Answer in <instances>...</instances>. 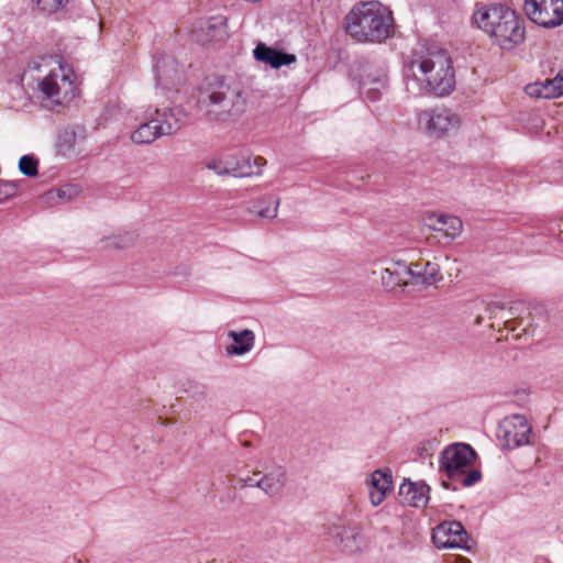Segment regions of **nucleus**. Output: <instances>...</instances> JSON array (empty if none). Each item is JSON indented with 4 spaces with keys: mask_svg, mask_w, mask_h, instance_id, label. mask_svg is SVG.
Instances as JSON below:
<instances>
[{
    "mask_svg": "<svg viewBox=\"0 0 563 563\" xmlns=\"http://www.w3.org/2000/svg\"><path fill=\"white\" fill-rule=\"evenodd\" d=\"M42 67L46 73L37 78V89L43 99L48 101L49 106H64L71 101L76 92L71 71L65 68L59 59L53 57L43 58L42 64L35 66L40 71Z\"/></svg>",
    "mask_w": 563,
    "mask_h": 563,
    "instance_id": "obj_4",
    "label": "nucleus"
},
{
    "mask_svg": "<svg viewBox=\"0 0 563 563\" xmlns=\"http://www.w3.org/2000/svg\"><path fill=\"white\" fill-rule=\"evenodd\" d=\"M162 136L164 134L161 130V124L152 112L131 132L130 140L134 144L143 145L151 144Z\"/></svg>",
    "mask_w": 563,
    "mask_h": 563,
    "instance_id": "obj_17",
    "label": "nucleus"
},
{
    "mask_svg": "<svg viewBox=\"0 0 563 563\" xmlns=\"http://www.w3.org/2000/svg\"><path fill=\"white\" fill-rule=\"evenodd\" d=\"M346 34L357 43H382L395 32L391 11L378 1L355 4L344 18Z\"/></svg>",
    "mask_w": 563,
    "mask_h": 563,
    "instance_id": "obj_2",
    "label": "nucleus"
},
{
    "mask_svg": "<svg viewBox=\"0 0 563 563\" xmlns=\"http://www.w3.org/2000/svg\"><path fill=\"white\" fill-rule=\"evenodd\" d=\"M388 87L387 71L383 68H369L361 81V91L372 101L378 100L382 90Z\"/></svg>",
    "mask_w": 563,
    "mask_h": 563,
    "instance_id": "obj_15",
    "label": "nucleus"
},
{
    "mask_svg": "<svg viewBox=\"0 0 563 563\" xmlns=\"http://www.w3.org/2000/svg\"><path fill=\"white\" fill-rule=\"evenodd\" d=\"M531 427L520 415L505 418L498 427V439L503 448L512 450L529 443Z\"/></svg>",
    "mask_w": 563,
    "mask_h": 563,
    "instance_id": "obj_9",
    "label": "nucleus"
},
{
    "mask_svg": "<svg viewBox=\"0 0 563 563\" xmlns=\"http://www.w3.org/2000/svg\"><path fill=\"white\" fill-rule=\"evenodd\" d=\"M37 159L30 155H24L19 161L20 172L27 177H33L37 175Z\"/></svg>",
    "mask_w": 563,
    "mask_h": 563,
    "instance_id": "obj_29",
    "label": "nucleus"
},
{
    "mask_svg": "<svg viewBox=\"0 0 563 563\" xmlns=\"http://www.w3.org/2000/svg\"><path fill=\"white\" fill-rule=\"evenodd\" d=\"M411 273V285H434L442 279L440 266L430 261H420L409 265Z\"/></svg>",
    "mask_w": 563,
    "mask_h": 563,
    "instance_id": "obj_21",
    "label": "nucleus"
},
{
    "mask_svg": "<svg viewBox=\"0 0 563 563\" xmlns=\"http://www.w3.org/2000/svg\"><path fill=\"white\" fill-rule=\"evenodd\" d=\"M261 473L255 472L253 476H247L245 478H240L241 487H257L256 478L255 476H258Z\"/></svg>",
    "mask_w": 563,
    "mask_h": 563,
    "instance_id": "obj_34",
    "label": "nucleus"
},
{
    "mask_svg": "<svg viewBox=\"0 0 563 563\" xmlns=\"http://www.w3.org/2000/svg\"><path fill=\"white\" fill-rule=\"evenodd\" d=\"M506 11H510V9L499 3H476L473 21L490 37L497 29V24L504 20Z\"/></svg>",
    "mask_w": 563,
    "mask_h": 563,
    "instance_id": "obj_13",
    "label": "nucleus"
},
{
    "mask_svg": "<svg viewBox=\"0 0 563 563\" xmlns=\"http://www.w3.org/2000/svg\"><path fill=\"white\" fill-rule=\"evenodd\" d=\"M76 142H77V135L75 132H70V131L64 132L60 135V140H59L60 152L64 155H67L71 152H74Z\"/></svg>",
    "mask_w": 563,
    "mask_h": 563,
    "instance_id": "obj_30",
    "label": "nucleus"
},
{
    "mask_svg": "<svg viewBox=\"0 0 563 563\" xmlns=\"http://www.w3.org/2000/svg\"><path fill=\"white\" fill-rule=\"evenodd\" d=\"M156 79L164 88L180 80L181 74L178 64L170 57L159 59L155 65Z\"/></svg>",
    "mask_w": 563,
    "mask_h": 563,
    "instance_id": "obj_25",
    "label": "nucleus"
},
{
    "mask_svg": "<svg viewBox=\"0 0 563 563\" xmlns=\"http://www.w3.org/2000/svg\"><path fill=\"white\" fill-rule=\"evenodd\" d=\"M286 481L285 471L282 467H277L272 472L263 474L257 481V488H260L266 495L273 497L276 496L283 488Z\"/></svg>",
    "mask_w": 563,
    "mask_h": 563,
    "instance_id": "obj_27",
    "label": "nucleus"
},
{
    "mask_svg": "<svg viewBox=\"0 0 563 563\" xmlns=\"http://www.w3.org/2000/svg\"><path fill=\"white\" fill-rule=\"evenodd\" d=\"M405 87L411 96H446L455 87L452 60L445 51L431 47L420 52L404 68Z\"/></svg>",
    "mask_w": 563,
    "mask_h": 563,
    "instance_id": "obj_1",
    "label": "nucleus"
},
{
    "mask_svg": "<svg viewBox=\"0 0 563 563\" xmlns=\"http://www.w3.org/2000/svg\"><path fill=\"white\" fill-rule=\"evenodd\" d=\"M266 161L261 157H252L247 154H223L207 162L206 167L217 175H230L233 177H251L262 174Z\"/></svg>",
    "mask_w": 563,
    "mask_h": 563,
    "instance_id": "obj_6",
    "label": "nucleus"
},
{
    "mask_svg": "<svg viewBox=\"0 0 563 563\" xmlns=\"http://www.w3.org/2000/svg\"><path fill=\"white\" fill-rule=\"evenodd\" d=\"M278 206H279V200L278 199H273L271 198L269 199V203L267 207L265 208H261L257 213L261 218H264V219H274L277 217V212H278Z\"/></svg>",
    "mask_w": 563,
    "mask_h": 563,
    "instance_id": "obj_33",
    "label": "nucleus"
},
{
    "mask_svg": "<svg viewBox=\"0 0 563 563\" xmlns=\"http://www.w3.org/2000/svg\"><path fill=\"white\" fill-rule=\"evenodd\" d=\"M18 186L12 180H0V200L9 199L16 195Z\"/></svg>",
    "mask_w": 563,
    "mask_h": 563,
    "instance_id": "obj_32",
    "label": "nucleus"
},
{
    "mask_svg": "<svg viewBox=\"0 0 563 563\" xmlns=\"http://www.w3.org/2000/svg\"><path fill=\"white\" fill-rule=\"evenodd\" d=\"M432 541L438 549H470L468 534L460 521H444L432 532Z\"/></svg>",
    "mask_w": 563,
    "mask_h": 563,
    "instance_id": "obj_11",
    "label": "nucleus"
},
{
    "mask_svg": "<svg viewBox=\"0 0 563 563\" xmlns=\"http://www.w3.org/2000/svg\"><path fill=\"white\" fill-rule=\"evenodd\" d=\"M69 0H36L37 7L47 13L63 10Z\"/></svg>",
    "mask_w": 563,
    "mask_h": 563,
    "instance_id": "obj_31",
    "label": "nucleus"
},
{
    "mask_svg": "<svg viewBox=\"0 0 563 563\" xmlns=\"http://www.w3.org/2000/svg\"><path fill=\"white\" fill-rule=\"evenodd\" d=\"M429 486L422 482L405 481L399 487L401 500L409 506L424 507L429 500Z\"/></svg>",
    "mask_w": 563,
    "mask_h": 563,
    "instance_id": "obj_20",
    "label": "nucleus"
},
{
    "mask_svg": "<svg viewBox=\"0 0 563 563\" xmlns=\"http://www.w3.org/2000/svg\"><path fill=\"white\" fill-rule=\"evenodd\" d=\"M80 192V189L76 185H65L56 190H49L46 192V199L53 201L58 198L60 201L66 202L76 198Z\"/></svg>",
    "mask_w": 563,
    "mask_h": 563,
    "instance_id": "obj_28",
    "label": "nucleus"
},
{
    "mask_svg": "<svg viewBox=\"0 0 563 563\" xmlns=\"http://www.w3.org/2000/svg\"><path fill=\"white\" fill-rule=\"evenodd\" d=\"M199 103L213 120L225 121L241 115L247 106V95L239 81L213 76L208 79Z\"/></svg>",
    "mask_w": 563,
    "mask_h": 563,
    "instance_id": "obj_3",
    "label": "nucleus"
},
{
    "mask_svg": "<svg viewBox=\"0 0 563 563\" xmlns=\"http://www.w3.org/2000/svg\"><path fill=\"white\" fill-rule=\"evenodd\" d=\"M369 484L373 488L369 493L371 503L375 507L379 506L393 489L391 472L388 468L374 471Z\"/></svg>",
    "mask_w": 563,
    "mask_h": 563,
    "instance_id": "obj_18",
    "label": "nucleus"
},
{
    "mask_svg": "<svg viewBox=\"0 0 563 563\" xmlns=\"http://www.w3.org/2000/svg\"><path fill=\"white\" fill-rule=\"evenodd\" d=\"M418 126L431 136H443L460 126V117L449 109H426L417 115Z\"/></svg>",
    "mask_w": 563,
    "mask_h": 563,
    "instance_id": "obj_7",
    "label": "nucleus"
},
{
    "mask_svg": "<svg viewBox=\"0 0 563 563\" xmlns=\"http://www.w3.org/2000/svg\"><path fill=\"white\" fill-rule=\"evenodd\" d=\"M503 49H511L525 40V26L514 10L506 11L504 20L490 35Z\"/></svg>",
    "mask_w": 563,
    "mask_h": 563,
    "instance_id": "obj_10",
    "label": "nucleus"
},
{
    "mask_svg": "<svg viewBox=\"0 0 563 563\" xmlns=\"http://www.w3.org/2000/svg\"><path fill=\"white\" fill-rule=\"evenodd\" d=\"M526 92L530 97L554 99L563 95V70L553 79L543 82H534L526 86Z\"/></svg>",
    "mask_w": 563,
    "mask_h": 563,
    "instance_id": "obj_23",
    "label": "nucleus"
},
{
    "mask_svg": "<svg viewBox=\"0 0 563 563\" xmlns=\"http://www.w3.org/2000/svg\"><path fill=\"white\" fill-rule=\"evenodd\" d=\"M329 538L341 551L355 553L364 547V538L356 526L333 525L329 529Z\"/></svg>",
    "mask_w": 563,
    "mask_h": 563,
    "instance_id": "obj_12",
    "label": "nucleus"
},
{
    "mask_svg": "<svg viewBox=\"0 0 563 563\" xmlns=\"http://www.w3.org/2000/svg\"><path fill=\"white\" fill-rule=\"evenodd\" d=\"M429 227L432 231L440 232L450 240L456 239L463 231V223L455 216L433 214L429 217Z\"/></svg>",
    "mask_w": 563,
    "mask_h": 563,
    "instance_id": "obj_24",
    "label": "nucleus"
},
{
    "mask_svg": "<svg viewBox=\"0 0 563 563\" xmlns=\"http://www.w3.org/2000/svg\"><path fill=\"white\" fill-rule=\"evenodd\" d=\"M228 336L233 340V344L228 345L225 351L228 355H243L249 353L255 343V334L252 330L245 329L240 332L229 331Z\"/></svg>",
    "mask_w": 563,
    "mask_h": 563,
    "instance_id": "obj_26",
    "label": "nucleus"
},
{
    "mask_svg": "<svg viewBox=\"0 0 563 563\" xmlns=\"http://www.w3.org/2000/svg\"><path fill=\"white\" fill-rule=\"evenodd\" d=\"M411 268L404 262H393L380 273V279L385 287L395 288L411 284Z\"/></svg>",
    "mask_w": 563,
    "mask_h": 563,
    "instance_id": "obj_16",
    "label": "nucleus"
},
{
    "mask_svg": "<svg viewBox=\"0 0 563 563\" xmlns=\"http://www.w3.org/2000/svg\"><path fill=\"white\" fill-rule=\"evenodd\" d=\"M253 56L256 60L269 65L272 68H280L285 65H290L297 60L294 54L284 53L264 43H258L253 51Z\"/></svg>",
    "mask_w": 563,
    "mask_h": 563,
    "instance_id": "obj_19",
    "label": "nucleus"
},
{
    "mask_svg": "<svg viewBox=\"0 0 563 563\" xmlns=\"http://www.w3.org/2000/svg\"><path fill=\"white\" fill-rule=\"evenodd\" d=\"M227 33V19L222 15H217L200 23L195 32V36L200 44L206 45L223 40Z\"/></svg>",
    "mask_w": 563,
    "mask_h": 563,
    "instance_id": "obj_14",
    "label": "nucleus"
},
{
    "mask_svg": "<svg viewBox=\"0 0 563 563\" xmlns=\"http://www.w3.org/2000/svg\"><path fill=\"white\" fill-rule=\"evenodd\" d=\"M527 16L543 27H555L563 23V0H525Z\"/></svg>",
    "mask_w": 563,
    "mask_h": 563,
    "instance_id": "obj_8",
    "label": "nucleus"
},
{
    "mask_svg": "<svg viewBox=\"0 0 563 563\" xmlns=\"http://www.w3.org/2000/svg\"><path fill=\"white\" fill-rule=\"evenodd\" d=\"M475 460L476 452L470 444L453 443L442 451L440 467L449 478L468 487L482 478L481 472L473 468Z\"/></svg>",
    "mask_w": 563,
    "mask_h": 563,
    "instance_id": "obj_5",
    "label": "nucleus"
},
{
    "mask_svg": "<svg viewBox=\"0 0 563 563\" xmlns=\"http://www.w3.org/2000/svg\"><path fill=\"white\" fill-rule=\"evenodd\" d=\"M153 114L161 124L164 136L176 133L185 124L187 119L184 110L178 107L165 110L155 109Z\"/></svg>",
    "mask_w": 563,
    "mask_h": 563,
    "instance_id": "obj_22",
    "label": "nucleus"
}]
</instances>
